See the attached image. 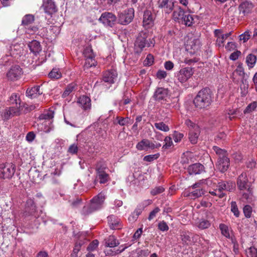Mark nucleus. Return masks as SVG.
Instances as JSON below:
<instances>
[{
	"instance_id": "nucleus-35",
	"label": "nucleus",
	"mask_w": 257,
	"mask_h": 257,
	"mask_svg": "<svg viewBox=\"0 0 257 257\" xmlns=\"http://www.w3.org/2000/svg\"><path fill=\"white\" fill-rule=\"evenodd\" d=\"M28 46L30 51L34 54L38 53L41 50L40 44L36 40H33L29 43Z\"/></svg>"
},
{
	"instance_id": "nucleus-2",
	"label": "nucleus",
	"mask_w": 257,
	"mask_h": 257,
	"mask_svg": "<svg viewBox=\"0 0 257 257\" xmlns=\"http://www.w3.org/2000/svg\"><path fill=\"white\" fill-rule=\"evenodd\" d=\"M9 101L10 104L13 105L5 108L1 112V116L4 119H8L13 116L20 115L23 110L19 95L13 93L10 97Z\"/></svg>"
},
{
	"instance_id": "nucleus-33",
	"label": "nucleus",
	"mask_w": 257,
	"mask_h": 257,
	"mask_svg": "<svg viewBox=\"0 0 257 257\" xmlns=\"http://www.w3.org/2000/svg\"><path fill=\"white\" fill-rule=\"evenodd\" d=\"M40 86H34L30 89H28L26 91L27 96L31 98H34L42 93L40 90Z\"/></svg>"
},
{
	"instance_id": "nucleus-17",
	"label": "nucleus",
	"mask_w": 257,
	"mask_h": 257,
	"mask_svg": "<svg viewBox=\"0 0 257 257\" xmlns=\"http://www.w3.org/2000/svg\"><path fill=\"white\" fill-rule=\"evenodd\" d=\"M253 8V4L247 1L241 2L238 7V10L240 15L242 16H246L252 12Z\"/></svg>"
},
{
	"instance_id": "nucleus-52",
	"label": "nucleus",
	"mask_w": 257,
	"mask_h": 257,
	"mask_svg": "<svg viewBox=\"0 0 257 257\" xmlns=\"http://www.w3.org/2000/svg\"><path fill=\"white\" fill-rule=\"evenodd\" d=\"M172 135L174 141L176 143L180 142L184 137L183 134L177 131H174Z\"/></svg>"
},
{
	"instance_id": "nucleus-31",
	"label": "nucleus",
	"mask_w": 257,
	"mask_h": 257,
	"mask_svg": "<svg viewBox=\"0 0 257 257\" xmlns=\"http://www.w3.org/2000/svg\"><path fill=\"white\" fill-rule=\"evenodd\" d=\"M36 205L34 204L32 200L29 199L27 201L26 207V215H34L36 217L35 215Z\"/></svg>"
},
{
	"instance_id": "nucleus-27",
	"label": "nucleus",
	"mask_w": 257,
	"mask_h": 257,
	"mask_svg": "<svg viewBox=\"0 0 257 257\" xmlns=\"http://www.w3.org/2000/svg\"><path fill=\"white\" fill-rule=\"evenodd\" d=\"M204 171V166L200 163H195L189 166L188 171L190 175H196Z\"/></svg>"
},
{
	"instance_id": "nucleus-19",
	"label": "nucleus",
	"mask_w": 257,
	"mask_h": 257,
	"mask_svg": "<svg viewBox=\"0 0 257 257\" xmlns=\"http://www.w3.org/2000/svg\"><path fill=\"white\" fill-rule=\"evenodd\" d=\"M244 75L245 72L243 67V65L242 63H239L237 65L236 69L232 73V80L235 83H238L240 79H241V80H244Z\"/></svg>"
},
{
	"instance_id": "nucleus-44",
	"label": "nucleus",
	"mask_w": 257,
	"mask_h": 257,
	"mask_svg": "<svg viewBox=\"0 0 257 257\" xmlns=\"http://www.w3.org/2000/svg\"><path fill=\"white\" fill-rule=\"evenodd\" d=\"M205 191L202 188L194 190L189 194V196L192 199H195L201 197L204 194Z\"/></svg>"
},
{
	"instance_id": "nucleus-9",
	"label": "nucleus",
	"mask_w": 257,
	"mask_h": 257,
	"mask_svg": "<svg viewBox=\"0 0 257 257\" xmlns=\"http://www.w3.org/2000/svg\"><path fill=\"white\" fill-rule=\"evenodd\" d=\"M193 74L194 70L192 67H186L176 72L175 73V77L179 82L183 83L187 81Z\"/></svg>"
},
{
	"instance_id": "nucleus-55",
	"label": "nucleus",
	"mask_w": 257,
	"mask_h": 257,
	"mask_svg": "<svg viewBox=\"0 0 257 257\" xmlns=\"http://www.w3.org/2000/svg\"><path fill=\"white\" fill-rule=\"evenodd\" d=\"M160 157V154L157 153L154 155H149L144 157V160L146 162H151L157 159Z\"/></svg>"
},
{
	"instance_id": "nucleus-25",
	"label": "nucleus",
	"mask_w": 257,
	"mask_h": 257,
	"mask_svg": "<svg viewBox=\"0 0 257 257\" xmlns=\"http://www.w3.org/2000/svg\"><path fill=\"white\" fill-rule=\"evenodd\" d=\"M77 103L84 110L90 109L91 108V99L88 96L85 95L80 96L78 99Z\"/></svg>"
},
{
	"instance_id": "nucleus-62",
	"label": "nucleus",
	"mask_w": 257,
	"mask_h": 257,
	"mask_svg": "<svg viewBox=\"0 0 257 257\" xmlns=\"http://www.w3.org/2000/svg\"><path fill=\"white\" fill-rule=\"evenodd\" d=\"M250 36V32L247 31L239 36V40L242 41L243 42H246L249 40Z\"/></svg>"
},
{
	"instance_id": "nucleus-43",
	"label": "nucleus",
	"mask_w": 257,
	"mask_h": 257,
	"mask_svg": "<svg viewBox=\"0 0 257 257\" xmlns=\"http://www.w3.org/2000/svg\"><path fill=\"white\" fill-rule=\"evenodd\" d=\"M81 245L82 244L80 242L75 243L70 257H81L80 255L79 254V252L81 249Z\"/></svg>"
},
{
	"instance_id": "nucleus-61",
	"label": "nucleus",
	"mask_w": 257,
	"mask_h": 257,
	"mask_svg": "<svg viewBox=\"0 0 257 257\" xmlns=\"http://www.w3.org/2000/svg\"><path fill=\"white\" fill-rule=\"evenodd\" d=\"M98 241L97 240H94L88 246L87 249L88 251H91L95 250L98 245Z\"/></svg>"
},
{
	"instance_id": "nucleus-26",
	"label": "nucleus",
	"mask_w": 257,
	"mask_h": 257,
	"mask_svg": "<svg viewBox=\"0 0 257 257\" xmlns=\"http://www.w3.org/2000/svg\"><path fill=\"white\" fill-rule=\"evenodd\" d=\"M217 187L219 192H222L223 190L231 191L235 188V183L232 182H221L218 183Z\"/></svg>"
},
{
	"instance_id": "nucleus-37",
	"label": "nucleus",
	"mask_w": 257,
	"mask_h": 257,
	"mask_svg": "<svg viewBox=\"0 0 257 257\" xmlns=\"http://www.w3.org/2000/svg\"><path fill=\"white\" fill-rule=\"evenodd\" d=\"M41 129L46 133H49L54 130V126L52 124V121H44L42 124Z\"/></svg>"
},
{
	"instance_id": "nucleus-60",
	"label": "nucleus",
	"mask_w": 257,
	"mask_h": 257,
	"mask_svg": "<svg viewBox=\"0 0 257 257\" xmlns=\"http://www.w3.org/2000/svg\"><path fill=\"white\" fill-rule=\"evenodd\" d=\"M26 32L30 35L34 34L38 31V28L32 25L25 28Z\"/></svg>"
},
{
	"instance_id": "nucleus-28",
	"label": "nucleus",
	"mask_w": 257,
	"mask_h": 257,
	"mask_svg": "<svg viewBox=\"0 0 257 257\" xmlns=\"http://www.w3.org/2000/svg\"><path fill=\"white\" fill-rule=\"evenodd\" d=\"M159 8L163 9L166 13H170L173 8V3L169 0H160L158 2Z\"/></svg>"
},
{
	"instance_id": "nucleus-16",
	"label": "nucleus",
	"mask_w": 257,
	"mask_h": 257,
	"mask_svg": "<svg viewBox=\"0 0 257 257\" xmlns=\"http://www.w3.org/2000/svg\"><path fill=\"white\" fill-rule=\"evenodd\" d=\"M232 34V32L226 34H223V31L221 29H215L214 31V36L216 38V44L218 47H223L224 43L226 39Z\"/></svg>"
},
{
	"instance_id": "nucleus-32",
	"label": "nucleus",
	"mask_w": 257,
	"mask_h": 257,
	"mask_svg": "<svg viewBox=\"0 0 257 257\" xmlns=\"http://www.w3.org/2000/svg\"><path fill=\"white\" fill-rule=\"evenodd\" d=\"M200 134V128L199 126H196V130L189 131V138L191 143L195 144L197 142L198 138Z\"/></svg>"
},
{
	"instance_id": "nucleus-14",
	"label": "nucleus",
	"mask_w": 257,
	"mask_h": 257,
	"mask_svg": "<svg viewBox=\"0 0 257 257\" xmlns=\"http://www.w3.org/2000/svg\"><path fill=\"white\" fill-rule=\"evenodd\" d=\"M99 21L105 26L112 27L116 21V17L111 13L104 12L101 14Z\"/></svg>"
},
{
	"instance_id": "nucleus-8",
	"label": "nucleus",
	"mask_w": 257,
	"mask_h": 257,
	"mask_svg": "<svg viewBox=\"0 0 257 257\" xmlns=\"http://www.w3.org/2000/svg\"><path fill=\"white\" fill-rule=\"evenodd\" d=\"M23 44H15L10 46L9 55H7L6 57L0 60V65H5L6 63L10 61V56L16 57L18 55L22 54L23 51Z\"/></svg>"
},
{
	"instance_id": "nucleus-11",
	"label": "nucleus",
	"mask_w": 257,
	"mask_h": 257,
	"mask_svg": "<svg viewBox=\"0 0 257 257\" xmlns=\"http://www.w3.org/2000/svg\"><path fill=\"white\" fill-rule=\"evenodd\" d=\"M15 166L13 164L0 165V179H10L14 175Z\"/></svg>"
},
{
	"instance_id": "nucleus-29",
	"label": "nucleus",
	"mask_w": 257,
	"mask_h": 257,
	"mask_svg": "<svg viewBox=\"0 0 257 257\" xmlns=\"http://www.w3.org/2000/svg\"><path fill=\"white\" fill-rule=\"evenodd\" d=\"M194 225L199 229L202 230L209 228L211 225V223L207 219L200 218L195 220Z\"/></svg>"
},
{
	"instance_id": "nucleus-39",
	"label": "nucleus",
	"mask_w": 257,
	"mask_h": 257,
	"mask_svg": "<svg viewBox=\"0 0 257 257\" xmlns=\"http://www.w3.org/2000/svg\"><path fill=\"white\" fill-rule=\"evenodd\" d=\"M143 210L144 209L139 205L132 214L129 217L128 220L130 221H136Z\"/></svg>"
},
{
	"instance_id": "nucleus-3",
	"label": "nucleus",
	"mask_w": 257,
	"mask_h": 257,
	"mask_svg": "<svg viewBox=\"0 0 257 257\" xmlns=\"http://www.w3.org/2000/svg\"><path fill=\"white\" fill-rule=\"evenodd\" d=\"M155 41L149 36L147 31L139 33L136 38L134 45V52L136 54H140L145 47H151L154 46Z\"/></svg>"
},
{
	"instance_id": "nucleus-51",
	"label": "nucleus",
	"mask_w": 257,
	"mask_h": 257,
	"mask_svg": "<svg viewBox=\"0 0 257 257\" xmlns=\"http://www.w3.org/2000/svg\"><path fill=\"white\" fill-rule=\"evenodd\" d=\"M247 257H257V249L254 247H250L246 250Z\"/></svg>"
},
{
	"instance_id": "nucleus-56",
	"label": "nucleus",
	"mask_w": 257,
	"mask_h": 257,
	"mask_svg": "<svg viewBox=\"0 0 257 257\" xmlns=\"http://www.w3.org/2000/svg\"><path fill=\"white\" fill-rule=\"evenodd\" d=\"M214 151L218 156L219 158L220 157H223V156H226V152L223 149L219 148L218 147L214 146L213 148Z\"/></svg>"
},
{
	"instance_id": "nucleus-36",
	"label": "nucleus",
	"mask_w": 257,
	"mask_h": 257,
	"mask_svg": "<svg viewBox=\"0 0 257 257\" xmlns=\"http://www.w3.org/2000/svg\"><path fill=\"white\" fill-rule=\"evenodd\" d=\"M256 60V57L253 54H249L246 56L245 62L249 69L252 68L254 66Z\"/></svg>"
},
{
	"instance_id": "nucleus-63",
	"label": "nucleus",
	"mask_w": 257,
	"mask_h": 257,
	"mask_svg": "<svg viewBox=\"0 0 257 257\" xmlns=\"http://www.w3.org/2000/svg\"><path fill=\"white\" fill-rule=\"evenodd\" d=\"M158 228L162 231H168L169 228L165 221H162L158 223Z\"/></svg>"
},
{
	"instance_id": "nucleus-64",
	"label": "nucleus",
	"mask_w": 257,
	"mask_h": 257,
	"mask_svg": "<svg viewBox=\"0 0 257 257\" xmlns=\"http://www.w3.org/2000/svg\"><path fill=\"white\" fill-rule=\"evenodd\" d=\"M154 62V57L151 54L147 55L146 59L144 61V65L145 66H151Z\"/></svg>"
},
{
	"instance_id": "nucleus-34",
	"label": "nucleus",
	"mask_w": 257,
	"mask_h": 257,
	"mask_svg": "<svg viewBox=\"0 0 257 257\" xmlns=\"http://www.w3.org/2000/svg\"><path fill=\"white\" fill-rule=\"evenodd\" d=\"M119 244L118 240L113 235H110L105 239V245L106 247H114Z\"/></svg>"
},
{
	"instance_id": "nucleus-53",
	"label": "nucleus",
	"mask_w": 257,
	"mask_h": 257,
	"mask_svg": "<svg viewBox=\"0 0 257 257\" xmlns=\"http://www.w3.org/2000/svg\"><path fill=\"white\" fill-rule=\"evenodd\" d=\"M164 145L163 146V148L169 149L173 145V143L172 138L170 137L167 136L164 139Z\"/></svg>"
},
{
	"instance_id": "nucleus-4",
	"label": "nucleus",
	"mask_w": 257,
	"mask_h": 257,
	"mask_svg": "<svg viewBox=\"0 0 257 257\" xmlns=\"http://www.w3.org/2000/svg\"><path fill=\"white\" fill-rule=\"evenodd\" d=\"M237 185L240 191H246V192L242 194L243 199H245L248 203H251L253 201V188L248 181L245 173H242L239 176L237 181Z\"/></svg>"
},
{
	"instance_id": "nucleus-49",
	"label": "nucleus",
	"mask_w": 257,
	"mask_h": 257,
	"mask_svg": "<svg viewBox=\"0 0 257 257\" xmlns=\"http://www.w3.org/2000/svg\"><path fill=\"white\" fill-rule=\"evenodd\" d=\"M83 54L85 58H94V55L91 47L87 46L83 52Z\"/></svg>"
},
{
	"instance_id": "nucleus-22",
	"label": "nucleus",
	"mask_w": 257,
	"mask_h": 257,
	"mask_svg": "<svg viewBox=\"0 0 257 257\" xmlns=\"http://www.w3.org/2000/svg\"><path fill=\"white\" fill-rule=\"evenodd\" d=\"M229 165V160L226 156H223V157L218 158L216 164L217 168L221 172H224L227 170Z\"/></svg>"
},
{
	"instance_id": "nucleus-20",
	"label": "nucleus",
	"mask_w": 257,
	"mask_h": 257,
	"mask_svg": "<svg viewBox=\"0 0 257 257\" xmlns=\"http://www.w3.org/2000/svg\"><path fill=\"white\" fill-rule=\"evenodd\" d=\"M117 77V73L115 70L111 69L106 71L103 75V80L104 82L110 84L114 83Z\"/></svg>"
},
{
	"instance_id": "nucleus-57",
	"label": "nucleus",
	"mask_w": 257,
	"mask_h": 257,
	"mask_svg": "<svg viewBox=\"0 0 257 257\" xmlns=\"http://www.w3.org/2000/svg\"><path fill=\"white\" fill-rule=\"evenodd\" d=\"M236 48V44L234 42H228L225 45V49L227 51H232Z\"/></svg>"
},
{
	"instance_id": "nucleus-7",
	"label": "nucleus",
	"mask_w": 257,
	"mask_h": 257,
	"mask_svg": "<svg viewBox=\"0 0 257 257\" xmlns=\"http://www.w3.org/2000/svg\"><path fill=\"white\" fill-rule=\"evenodd\" d=\"M108 170L107 163L103 160H101L97 162L95 165V171L96 178L99 180L100 184H104L107 182L109 175L107 173Z\"/></svg>"
},
{
	"instance_id": "nucleus-15",
	"label": "nucleus",
	"mask_w": 257,
	"mask_h": 257,
	"mask_svg": "<svg viewBox=\"0 0 257 257\" xmlns=\"http://www.w3.org/2000/svg\"><path fill=\"white\" fill-rule=\"evenodd\" d=\"M174 19L179 20L182 19L184 22V24L186 26H190L193 22V18L191 15L185 13L182 10L175 11L173 13Z\"/></svg>"
},
{
	"instance_id": "nucleus-54",
	"label": "nucleus",
	"mask_w": 257,
	"mask_h": 257,
	"mask_svg": "<svg viewBox=\"0 0 257 257\" xmlns=\"http://www.w3.org/2000/svg\"><path fill=\"white\" fill-rule=\"evenodd\" d=\"M231 211L233 213L234 216H235L237 217H239L240 213L235 202H231Z\"/></svg>"
},
{
	"instance_id": "nucleus-42",
	"label": "nucleus",
	"mask_w": 257,
	"mask_h": 257,
	"mask_svg": "<svg viewBox=\"0 0 257 257\" xmlns=\"http://www.w3.org/2000/svg\"><path fill=\"white\" fill-rule=\"evenodd\" d=\"M154 126L158 130L164 132H167L170 130L169 127L165 123L161 121L155 122L154 123Z\"/></svg>"
},
{
	"instance_id": "nucleus-38",
	"label": "nucleus",
	"mask_w": 257,
	"mask_h": 257,
	"mask_svg": "<svg viewBox=\"0 0 257 257\" xmlns=\"http://www.w3.org/2000/svg\"><path fill=\"white\" fill-rule=\"evenodd\" d=\"M53 117L54 111L52 110H49L41 114L39 116V119L40 120H44V121H52V119Z\"/></svg>"
},
{
	"instance_id": "nucleus-45",
	"label": "nucleus",
	"mask_w": 257,
	"mask_h": 257,
	"mask_svg": "<svg viewBox=\"0 0 257 257\" xmlns=\"http://www.w3.org/2000/svg\"><path fill=\"white\" fill-rule=\"evenodd\" d=\"M85 63L84 65V68L85 69H88L91 67H94L96 65V62L94 58H85Z\"/></svg>"
},
{
	"instance_id": "nucleus-30",
	"label": "nucleus",
	"mask_w": 257,
	"mask_h": 257,
	"mask_svg": "<svg viewBox=\"0 0 257 257\" xmlns=\"http://www.w3.org/2000/svg\"><path fill=\"white\" fill-rule=\"evenodd\" d=\"M108 223L112 229H119L121 227L119 219L114 215H110L107 217Z\"/></svg>"
},
{
	"instance_id": "nucleus-21",
	"label": "nucleus",
	"mask_w": 257,
	"mask_h": 257,
	"mask_svg": "<svg viewBox=\"0 0 257 257\" xmlns=\"http://www.w3.org/2000/svg\"><path fill=\"white\" fill-rule=\"evenodd\" d=\"M219 229L221 230V234L225 237L230 239L232 243L235 244L236 240L233 236L232 230L224 224H220Z\"/></svg>"
},
{
	"instance_id": "nucleus-18",
	"label": "nucleus",
	"mask_w": 257,
	"mask_h": 257,
	"mask_svg": "<svg viewBox=\"0 0 257 257\" xmlns=\"http://www.w3.org/2000/svg\"><path fill=\"white\" fill-rule=\"evenodd\" d=\"M155 100L159 101L168 102L169 99L168 90L162 87L158 88L154 94Z\"/></svg>"
},
{
	"instance_id": "nucleus-6",
	"label": "nucleus",
	"mask_w": 257,
	"mask_h": 257,
	"mask_svg": "<svg viewBox=\"0 0 257 257\" xmlns=\"http://www.w3.org/2000/svg\"><path fill=\"white\" fill-rule=\"evenodd\" d=\"M105 199V195L104 193L101 192L99 193L91 200L88 210H87L88 207L86 206L83 207V213L84 214H88L100 209L102 207Z\"/></svg>"
},
{
	"instance_id": "nucleus-23",
	"label": "nucleus",
	"mask_w": 257,
	"mask_h": 257,
	"mask_svg": "<svg viewBox=\"0 0 257 257\" xmlns=\"http://www.w3.org/2000/svg\"><path fill=\"white\" fill-rule=\"evenodd\" d=\"M43 7L45 12L49 15L56 11V7L53 0H43Z\"/></svg>"
},
{
	"instance_id": "nucleus-5",
	"label": "nucleus",
	"mask_w": 257,
	"mask_h": 257,
	"mask_svg": "<svg viewBox=\"0 0 257 257\" xmlns=\"http://www.w3.org/2000/svg\"><path fill=\"white\" fill-rule=\"evenodd\" d=\"M213 98L210 89L204 88L198 92L193 100V103L197 108H206L211 104Z\"/></svg>"
},
{
	"instance_id": "nucleus-10",
	"label": "nucleus",
	"mask_w": 257,
	"mask_h": 257,
	"mask_svg": "<svg viewBox=\"0 0 257 257\" xmlns=\"http://www.w3.org/2000/svg\"><path fill=\"white\" fill-rule=\"evenodd\" d=\"M161 146L159 143L151 142L148 139H144L139 142L136 145V149L140 151H148L149 150H154Z\"/></svg>"
},
{
	"instance_id": "nucleus-1",
	"label": "nucleus",
	"mask_w": 257,
	"mask_h": 257,
	"mask_svg": "<svg viewBox=\"0 0 257 257\" xmlns=\"http://www.w3.org/2000/svg\"><path fill=\"white\" fill-rule=\"evenodd\" d=\"M185 48L186 56L183 60L180 59L178 61V63H184L186 64L191 65L193 63L196 62L198 60L196 57L190 58L189 57H192L199 52L200 50V41L197 39H190L187 41Z\"/></svg>"
},
{
	"instance_id": "nucleus-58",
	"label": "nucleus",
	"mask_w": 257,
	"mask_h": 257,
	"mask_svg": "<svg viewBox=\"0 0 257 257\" xmlns=\"http://www.w3.org/2000/svg\"><path fill=\"white\" fill-rule=\"evenodd\" d=\"M243 213L246 218H249L252 213V208L250 206L246 205L243 209Z\"/></svg>"
},
{
	"instance_id": "nucleus-40",
	"label": "nucleus",
	"mask_w": 257,
	"mask_h": 257,
	"mask_svg": "<svg viewBox=\"0 0 257 257\" xmlns=\"http://www.w3.org/2000/svg\"><path fill=\"white\" fill-rule=\"evenodd\" d=\"M34 21V17L32 15H26L22 20V24L25 28L32 24Z\"/></svg>"
},
{
	"instance_id": "nucleus-41",
	"label": "nucleus",
	"mask_w": 257,
	"mask_h": 257,
	"mask_svg": "<svg viewBox=\"0 0 257 257\" xmlns=\"http://www.w3.org/2000/svg\"><path fill=\"white\" fill-rule=\"evenodd\" d=\"M77 89V85L75 83H71L69 84L66 88L65 91L62 94L63 98L68 96L71 93L75 91Z\"/></svg>"
},
{
	"instance_id": "nucleus-59",
	"label": "nucleus",
	"mask_w": 257,
	"mask_h": 257,
	"mask_svg": "<svg viewBox=\"0 0 257 257\" xmlns=\"http://www.w3.org/2000/svg\"><path fill=\"white\" fill-rule=\"evenodd\" d=\"M165 189L162 186H157L151 190V194L153 195L159 194L164 191Z\"/></svg>"
},
{
	"instance_id": "nucleus-12",
	"label": "nucleus",
	"mask_w": 257,
	"mask_h": 257,
	"mask_svg": "<svg viewBox=\"0 0 257 257\" xmlns=\"http://www.w3.org/2000/svg\"><path fill=\"white\" fill-rule=\"evenodd\" d=\"M134 17V10L128 9L118 15V22L121 25H126L130 23Z\"/></svg>"
},
{
	"instance_id": "nucleus-24",
	"label": "nucleus",
	"mask_w": 257,
	"mask_h": 257,
	"mask_svg": "<svg viewBox=\"0 0 257 257\" xmlns=\"http://www.w3.org/2000/svg\"><path fill=\"white\" fill-rule=\"evenodd\" d=\"M154 18L151 11L147 10L145 11L143 17V25L146 28L151 27L154 24Z\"/></svg>"
},
{
	"instance_id": "nucleus-47",
	"label": "nucleus",
	"mask_w": 257,
	"mask_h": 257,
	"mask_svg": "<svg viewBox=\"0 0 257 257\" xmlns=\"http://www.w3.org/2000/svg\"><path fill=\"white\" fill-rule=\"evenodd\" d=\"M257 107V102L253 101L249 103L244 110V113H249L252 112Z\"/></svg>"
},
{
	"instance_id": "nucleus-46",
	"label": "nucleus",
	"mask_w": 257,
	"mask_h": 257,
	"mask_svg": "<svg viewBox=\"0 0 257 257\" xmlns=\"http://www.w3.org/2000/svg\"><path fill=\"white\" fill-rule=\"evenodd\" d=\"M49 77L53 79H59L61 77V73L58 68H53L49 74Z\"/></svg>"
},
{
	"instance_id": "nucleus-50",
	"label": "nucleus",
	"mask_w": 257,
	"mask_h": 257,
	"mask_svg": "<svg viewBox=\"0 0 257 257\" xmlns=\"http://www.w3.org/2000/svg\"><path fill=\"white\" fill-rule=\"evenodd\" d=\"M180 236L181 240L184 244L188 245L190 243V237L188 233L186 232H181Z\"/></svg>"
},
{
	"instance_id": "nucleus-48",
	"label": "nucleus",
	"mask_w": 257,
	"mask_h": 257,
	"mask_svg": "<svg viewBox=\"0 0 257 257\" xmlns=\"http://www.w3.org/2000/svg\"><path fill=\"white\" fill-rule=\"evenodd\" d=\"M242 85L240 86L241 89V94L242 96H245L248 92V85L247 83L246 80H241Z\"/></svg>"
},
{
	"instance_id": "nucleus-13",
	"label": "nucleus",
	"mask_w": 257,
	"mask_h": 257,
	"mask_svg": "<svg viewBox=\"0 0 257 257\" xmlns=\"http://www.w3.org/2000/svg\"><path fill=\"white\" fill-rule=\"evenodd\" d=\"M23 74L22 69L19 65L12 66L7 73V77L11 81L20 79Z\"/></svg>"
}]
</instances>
